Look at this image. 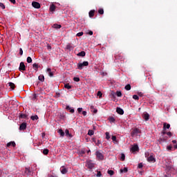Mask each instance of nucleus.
Here are the masks:
<instances>
[{
  "label": "nucleus",
  "instance_id": "19",
  "mask_svg": "<svg viewBox=\"0 0 177 177\" xmlns=\"http://www.w3.org/2000/svg\"><path fill=\"white\" fill-rule=\"evenodd\" d=\"M25 174H26V175H31V171L30 170V168L26 167L25 169Z\"/></svg>",
  "mask_w": 177,
  "mask_h": 177
},
{
  "label": "nucleus",
  "instance_id": "14",
  "mask_svg": "<svg viewBox=\"0 0 177 177\" xmlns=\"http://www.w3.org/2000/svg\"><path fill=\"white\" fill-rule=\"evenodd\" d=\"M169 128H171V124H167V123L163 124V129L165 131V129H169Z\"/></svg>",
  "mask_w": 177,
  "mask_h": 177
},
{
  "label": "nucleus",
  "instance_id": "24",
  "mask_svg": "<svg viewBox=\"0 0 177 177\" xmlns=\"http://www.w3.org/2000/svg\"><path fill=\"white\" fill-rule=\"evenodd\" d=\"M58 133H59L60 136H62V138L64 136V131H63L62 129L58 130Z\"/></svg>",
  "mask_w": 177,
  "mask_h": 177
},
{
  "label": "nucleus",
  "instance_id": "23",
  "mask_svg": "<svg viewBox=\"0 0 177 177\" xmlns=\"http://www.w3.org/2000/svg\"><path fill=\"white\" fill-rule=\"evenodd\" d=\"M123 172L124 174L128 172V168L127 167H124V169H120V174H123Z\"/></svg>",
  "mask_w": 177,
  "mask_h": 177
},
{
  "label": "nucleus",
  "instance_id": "4",
  "mask_svg": "<svg viewBox=\"0 0 177 177\" xmlns=\"http://www.w3.org/2000/svg\"><path fill=\"white\" fill-rule=\"evenodd\" d=\"M95 155H96L97 158H98V160H104V156H103V153L99 151H97L95 152Z\"/></svg>",
  "mask_w": 177,
  "mask_h": 177
},
{
  "label": "nucleus",
  "instance_id": "12",
  "mask_svg": "<svg viewBox=\"0 0 177 177\" xmlns=\"http://www.w3.org/2000/svg\"><path fill=\"white\" fill-rule=\"evenodd\" d=\"M138 150H139V146L138 145H133L131 149V151H138Z\"/></svg>",
  "mask_w": 177,
  "mask_h": 177
},
{
  "label": "nucleus",
  "instance_id": "20",
  "mask_svg": "<svg viewBox=\"0 0 177 177\" xmlns=\"http://www.w3.org/2000/svg\"><path fill=\"white\" fill-rule=\"evenodd\" d=\"M56 9V6L54 5V4H52L50 6V12H55Z\"/></svg>",
  "mask_w": 177,
  "mask_h": 177
},
{
  "label": "nucleus",
  "instance_id": "7",
  "mask_svg": "<svg viewBox=\"0 0 177 177\" xmlns=\"http://www.w3.org/2000/svg\"><path fill=\"white\" fill-rule=\"evenodd\" d=\"M147 160L149 162H156V158L152 155H150Z\"/></svg>",
  "mask_w": 177,
  "mask_h": 177
},
{
  "label": "nucleus",
  "instance_id": "21",
  "mask_svg": "<svg viewBox=\"0 0 177 177\" xmlns=\"http://www.w3.org/2000/svg\"><path fill=\"white\" fill-rule=\"evenodd\" d=\"M53 28H56L57 30L59 28H62V25H59L57 24H55L53 26Z\"/></svg>",
  "mask_w": 177,
  "mask_h": 177
},
{
  "label": "nucleus",
  "instance_id": "27",
  "mask_svg": "<svg viewBox=\"0 0 177 177\" xmlns=\"http://www.w3.org/2000/svg\"><path fill=\"white\" fill-rule=\"evenodd\" d=\"M90 109H91V110H93V113H97V109H95V106L93 105H91Z\"/></svg>",
  "mask_w": 177,
  "mask_h": 177
},
{
  "label": "nucleus",
  "instance_id": "13",
  "mask_svg": "<svg viewBox=\"0 0 177 177\" xmlns=\"http://www.w3.org/2000/svg\"><path fill=\"white\" fill-rule=\"evenodd\" d=\"M66 49H67L68 50H73V49H74V46H73V45H71V44H68L66 46Z\"/></svg>",
  "mask_w": 177,
  "mask_h": 177
},
{
  "label": "nucleus",
  "instance_id": "30",
  "mask_svg": "<svg viewBox=\"0 0 177 177\" xmlns=\"http://www.w3.org/2000/svg\"><path fill=\"white\" fill-rule=\"evenodd\" d=\"M48 153H49V150L48 149H45L43 150V154H44V156L48 155Z\"/></svg>",
  "mask_w": 177,
  "mask_h": 177
},
{
  "label": "nucleus",
  "instance_id": "2",
  "mask_svg": "<svg viewBox=\"0 0 177 177\" xmlns=\"http://www.w3.org/2000/svg\"><path fill=\"white\" fill-rule=\"evenodd\" d=\"M141 133V131L140 129H138V128H136L134 129L132 132H131V136L133 138H135V136H139V133Z\"/></svg>",
  "mask_w": 177,
  "mask_h": 177
},
{
  "label": "nucleus",
  "instance_id": "17",
  "mask_svg": "<svg viewBox=\"0 0 177 177\" xmlns=\"http://www.w3.org/2000/svg\"><path fill=\"white\" fill-rule=\"evenodd\" d=\"M10 146H12V147H15L16 146V142L14 141L10 142L7 144V147H9Z\"/></svg>",
  "mask_w": 177,
  "mask_h": 177
},
{
  "label": "nucleus",
  "instance_id": "25",
  "mask_svg": "<svg viewBox=\"0 0 177 177\" xmlns=\"http://www.w3.org/2000/svg\"><path fill=\"white\" fill-rule=\"evenodd\" d=\"M65 134H66V136H68L69 138H72V136L70 134V131H68V129H66L65 131Z\"/></svg>",
  "mask_w": 177,
  "mask_h": 177
},
{
  "label": "nucleus",
  "instance_id": "52",
  "mask_svg": "<svg viewBox=\"0 0 177 177\" xmlns=\"http://www.w3.org/2000/svg\"><path fill=\"white\" fill-rule=\"evenodd\" d=\"M0 8L5 9V5L3 3H0Z\"/></svg>",
  "mask_w": 177,
  "mask_h": 177
},
{
  "label": "nucleus",
  "instance_id": "5",
  "mask_svg": "<svg viewBox=\"0 0 177 177\" xmlns=\"http://www.w3.org/2000/svg\"><path fill=\"white\" fill-rule=\"evenodd\" d=\"M32 6H33V8H35V9H39V8H41V4H39V3L37 1H33L32 3Z\"/></svg>",
  "mask_w": 177,
  "mask_h": 177
},
{
  "label": "nucleus",
  "instance_id": "10",
  "mask_svg": "<svg viewBox=\"0 0 177 177\" xmlns=\"http://www.w3.org/2000/svg\"><path fill=\"white\" fill-rule=\"evenodd\" d=\"M116 113H118V114H120V115H122V114H124V109L120 107H117Z\"/></svg>",
  "mask_w": 177,
  "mask_h": 177
},
{
  "label": "nucleus",
  "instance_id": "40",
  "mask_svg": "<svg viewBox=\"0 0 177 177\" xmlns=\"http://www.w3.org/2000/svg\"><path fill=\"white\" fill-rule=\"evenodd\" d=\"M27 63H32V59H31V57H27Z\"/></svg>",
  "mask_w": 177,
  "mask_h": 177
},
{
  "label": "nucleus",
  "instance_id": "48",
  "mask_svg": "<svg viewBox=\"0 0 177 177\" xmlns=\"http://www.w3.org/2000/svg\"><path fill=\"white\" fill-rule=\"evenodd\" d=\"M73 80H74L75 82H80V77H74V78H73Z\"/></svg>",
  "mask_w": 177,
  "mask_h": 177
},
{
  "label": "nucleus",
  "instance_id": "34",
  "mask_svg": "<svg viewBox=\"0 0 177 177\" xmlns=\"http://www.w3.org/2000/svg\"><path fill=\"white\" fill-rule=\"evenodd\" d=\"M120 160L122 161H125V154L121 153Z\"/></svg>",
  "mask_w": 177,
  "mask_h": 177
},
{
  "label": "nucleus",
  "instance_id": "53",
  "mask_svg": "<svg viewBox=\"0 0 177 177\" xmlns=\"http://www.w3.org/2000/svg\"><path fill=\"white\" fill-rule=\"evenodd\" d=\"M96 176H97V177L102 176V173L100 171H97Z\"/></svg>",
  "mask_w": 177,
  "mask_h": 177
},
{
  "label": "nucleus",
  "instance_id": "18",
  "mask_svg": "<svg viewBox=\"0 0 177 177\" xmlns=\"http://www.w3.org/2000/svg\"><path fill=\"white\" fill-rule=\"evenodd\" d=\"M88 16H89V17H93V16H95V10H91L88 12Z\"/></svg>",
  "mask_w": 177,
  "mask_h": 177
},
{
  "label": "nucleus",
  "instance_id": "39",
  "mask_svg": "<svg viewBox=\"0 0 177 177\" xmlns=\"http://www.w3.org/2000/svg\"><path fill=\"white\" fill-rule=\"evenodd\" d=\"M109 175H111V176H113L114 175V171L113 170H108Z\"/></svg>",
  "mask_w": 177,
  "mask_h": 177
},
{
  "label": "nucleus",
  "instance_id": "6",
  "mask_svg": "<svg viewBox=\"0 0 177 177\" xmlns=\"http://www.w3.org/2000/svg\"><path fill=\"white\" fill-rule=\"evenodd\" d=\"M27 129V124L26 122H23L20 126H19V131H24Z\"/></svg>",
  "mask_w": 177,
  "mask_h": 177
},
{
  "label": "nucleus",
  "instance_id": "31",
  "mask_svg": "<svg viewBox=\"0 0 177 177\" xmlns=\"http://www.w3.org/2000/svg\"><path fill=\"white\" fill-rule=\"evenodd\" d=\"M124 89H126V91H131V84L126 85Z\"/></svg>",
  "mask_w": 177,
  "mask_h": 177
},
{
  "label": "nucleus",
  "instance_id": "32",
  "mask_svg": "<svg viewBox=\"0 0 177 177\" xmlns=\"http://www.w3.org/2000/svg\"><path fill=\"white\" fill-rule=\"evenodd\" d=\"M94 133L95 132L93 131V130H88V135L89 136H92Z\"/></svg>",
  "mask_w": 177,
  "mask_h": 177
},
{
  "label": "nucleus",
  "instance_id": "62",
  "mask_svg": "<svg viewBox=\"0 0 177 177\" xmlns=\"http://www.w3.org/2000/svg\"><path fill=\"white\" fill-rule=\"evenodd\" d=\"M48 74H49L50 77H53V73L50 72Z\"/></svg>",
  "mask_w": 177,
  "mask_h": 177
},
{
  "label": "nucleus",
  "instance_id": "11",
  "mask_svg": "<svg viewBox=\"0 0 177 177\" xmlns=\"http://www.w3.org/2000/svg\"><path fill=\"white\" fill-rule=\"evenodd\" d=\"M143 118L145 121H149V119L150 118V115L147 113H145L143 115Z\"/></svg>",
  "mask_w": 177,
  "mask_h": 177
},
{
  "label": "nucleus",
  "instance_id": "63",
  "mask_svg": "<svg viewBox=\"0 0 177 177\" xmlns=\"http://www.w3.org/2000/svg\"><path fill=\"white\" fill-rule=\"evenodd\" d=\"M174 150H176V149H177V145L176 144L174 146Z\"/></svg>",
  "mask_w": 177,
  "mask_h": 177
},
{
  "label": "nucleus",
  "instance_id": "61",
  "mask_svg": "<svg viewBox=\"0 0 177 177\" xmlns=\"http://www.w3.org/2000/svg\"><path fill=\"white\" fill-rule=\"evenodd\" d=\"M82 114L85 116L86 115V111H83Z\"/></svg>",
  "mask_w": 177,
  "mask_h": 177
},
{
  "label": "nucleus",
  "instance_id": "50",
  "mask_svg": "<svg viewBox=\"0 0 177 177\" xmlns=\"http://www.w3.org/2000/svg\"><path fill=\"white\" fill-rule=\"evenodd\" d=\"M47 49H48V50H52V46H50V44H47Z\"/></svg>",
  "mask_w": 177,
  "mask_h": 177
},
{
  "label": "nucleus",
  "instance_id": "64",
  "mask_svg": "<svg viewBox=\"0 0 177 177\" xmlns=\"http://www.w3.org/2000/svg\"><path fill=\"white\" fill-rule=\"evenodd\" d=\"M172 143H174V145H176V140H172Z\"/></svg>",
  "mask_w": 177,
  "mask_h": 177
},
{
  "label": "nucleus",
  "instance_id": "8",
  "mask_svg": "<svg viewBox=\"0 0 177 177\" xmlns=\"http://www.w3.org/2000/svg\"><path fill=\"white\" fill-rule=\"evenodd\" d=\"M60 171L61 173L63 174V175H66V174L67 172H68V170H67V169L66 167H64V166H62L61 168H60Z\"/></svg>",
  "mask_w": 177,
  "mask_h": 177
},
{
  "label": "nucleus",
  "instance_id": "9",
  "mask_svg": "<svg viewBox=\"0 0 177 177\" xmlns=\"http://www.w3.org/2000/svg\"><path fill=\"white\" fill-rule=\"evenodd\" d=\"M19 71H26V65H24V62H21L19 65Z\"/></svg>",
  "mask_w": 177,
  "mask_h": 177
},
{
  "label": "nucleus",
  "instance_id": "29",
  "mask_svg": "<svg viewBox=\"0 0 177 177\" xmlns=\"http://www.w3.org/2000/svg\"><path fill=\"white\" fill-rule=\"evenodd\" d=\"M167 135V136H169V138H171V136H172V133H171L170 131L169 132H165V131H163V135Z\"/></svg>",
  "mask_w": 177,
  "mask_h": 177
},
{
  "label": "nucleus",
  "instance_id": "33",
  "mask_svg": "<svg viewBox=\"0 0 177 177\" xmlns=\"http://www.w3.org/2000/svg\"><path fill=\"white\" fill-rule=\"evenodd\" d=\"M64 88H66V89H71V86L69 84H64Z\"/></svg>",
  "mask_w": 177,
  "mask_h": 177
},
{
  "label": "nucleus",
  "instance_id": "57",
  "mask_svg": "<svg viewBox=\"0 0 177 177\" xmlns=\"http://www.w3.org/2000/svg\"><path fill=\"white\" fill-rule=\"evenodd\" d=\"M138 168H143V165L142 163H140L138 165Z\"/></svg>",
  "mask_w": 177,
  "mask_h": 177
},
{
  "label": "nucleus",
  "instance_id": "49",
  "mask_svg": "<svg viewBox=\"0 0 177 177\" xmlns=\"http://www.w3.org/2000/svg\"><path fill=\"white\" fill-rule=\"evenodd\" d=\"M102 95L103 94L102 93L101 91H98L97 93V95L99 96V97H102Z\"/></svg>",
  "mask_w": 177,
  "mask_h": 177
},
{
  "label": "nucleus",
  "instance_id": "44",
  "mask_svg": "<svg viewBox=\"0 0 177 177\" xmlns=\"http://www.w3.org/2000/svg\"><path fill=\"white\" fill-rule=\"evenodd\" d=\"M82 35H84V32H78L76 35L77 37H82Z\"/></svg>",
  "mask_w": 177,
  "mask_h": 177
},
{
  "label": "nucleus",
  "instance_id": "36",
  "mask_svg": "<svg viewBox=\"0 0 177 177\" xmlns=\"http://www.w3.org/2000/svg\"><path fill=\"white\" fill-rule=\"evenodd\" d=\"M116 96H118V97H121V96H122V93H121V91H117Z\"/></svg>",
  "mask_w": 177,
  "mask_h": 177
},
{
  "label": "nucleus",
  "instance_id": "54",
  "mask_svg": "<svg viewBox=\"0 0 177 177\" xmlns=\"http://www.w3.org/2000/svg\"><path fill=\"white\" fill-rule=\"evenodd\" d=\"M19 55H21V56L23 55V49L21 48H19Z\"/></svg>",
  "mask_w": 177,
  "mask_h": 177
},
{
  "label": "nucleus",
  "instance_id": "3",
  "mask_svg": "<svg viewBox=\"0 0 177 177\" xmlns=\"http://www.w3.org/2000/svg\"><path fill=\"white\" fill-rule=\"evenodd\" d=\"M86 167H87L88 169H93V168H95V163H93L92 160H87L86 163Z\"/></svg>",
  "mask_w": 177,
  "mask_h": 177
},
{
  "label": "nucleus",
  "instance_id": "58",
  "mask_svg": "<svg viewBox=\"0 0 177 177\" xmlns=\"http://www.w3.org/2000/svg\"><path fill=\"white\" fill-rule=\"evenodd\" d=\"M88 35H93V32L92 30H90L88 32Z\"/></svg>",
  "mask_w": 177,
  "mask_h": 177
},
{
  "label": "nucleus",
  "instance_id": "56",
  "mask_svg": "<svg viewBox=\"0 0 177 177\" xmlns=\"http://www.w3.org/2000/svg\"><path fill=\"white\" fill-rule=\"evenodd\" d=\"M9 1L10 2H11V3H13V4L16 3V0H9Z\"/></svg>",
  "mask_w": 177,
  "mask_h": 177
},
{
  "label": "nucleus",
  "instance_id": "26",
  "mask_svg": "<svg viewBox=\"0 0 177 177\" xmlns=\"http://www.w3.org/2000/svg\"><path fill=\"white\" fill-rule=\"evenodd\" d=\"M86 53L85 51H81L80 53H79L77 54V56H81L82 57H84V56H85Z\"/></svg>",
  "mask_w": 177,
  "mask_h": 177
},
{
  "label": "nucleus",
  "instance_id": "43",
  "mask_svg": "<svg viewBox=\"0 0 177 177\" xmlns=\"http://www.w3.org/2000/svg\"><path fill=\"white\" fill-rule=\"evenodd\" d=\"M167 150L168 151H171V150H172V145H169L167 147Z\"/></svg>",
  "mask_w": 177,
  "mask_h": 177
},
{
  "label": "nucleus",
  "instance_id": "38",
  "mask_svg": "<svg viewBox=\"0 0 177 177\" xmlns=\"http://www.w3.org/2000/svg\"><path fill=\"white\" fill-rule=\"evenodd\" d=\"M19 118H27V115L22 113L19 115Z\"/></svg>",
  "mask_w": 177,
  "mask_h": 177
},
{
  "label": "nucleus",
  "instance_id": "46",
  "mask_svg": "<svg viewBox=\"0 0 177 177\" xmlns=\"http://www.w3.org/2000/svg\"><path fill=\"white\" fill-rule=\"evenodd\" d=\"M37 94H33V97H32V100H37Z\"/></svg>",
  "mask_w": 177,
  "mask_h": 177
},
{
  "label": "nucleus",
  "instance_id": "60",
  "mask_svg": "<svg viewBox=\"0 0 177 177\" xmlns=\"http://www.w3.org/2000/svg\"><path fill=\"white\" fill-rule=\"evenodd\" d=\"M77 111L78 113H81V111H82V108H78Z\"/></svg>",
  "mask_w": 177,
  "mask_h": 177
},
{
  "label": "nucleus",
  "instance_id": "59",
  "mask_svg": "<svg viewBox=\"0 0 177 177\" xmlns=\"http://www.w3.org/2000/svg\"><path fill=\"white\" fill-rule=\"evenodd\" d=\"M51 72H52V70L50 69V68H47V73H48V74L49 73H51Z\"/></svg>",
  "mask_w": 177,
  "mask_h": 177
},
{
  "label": "nucleus",
  "instance_id": "41",
  "mask_svg": "<svg viewBox=\"0 0 177 177\" xmlns=\"http://www.w3.org/2000/svg\"><path fill=\"white\" fill-rule=\"evenodd\" d=\"M98 13L100 15H103V13H104V10H103V8H100L99 10H98Z\"/></svg>",
  "mask_w": 177,
  "mask_h": 177
},
{
  "label": "nucleus",
  "instance_id": "16",
  "mask_svg": "<svg viewBox=\"0 0 177 177\" xmlns=\"http://www.w3.org/2000/svg\"><path fill=\"white\" fill-rule=\"evenodd\" d=\"M38 80L39 81H41V82H44V81H45V77L44 76V75H40L38 77Z\"/></svg>",
  "mask_w": 177,
  "mask_h": 177
},
{
  "label": "nucleus",
  "instance_id": "47",
  "mask_svg": "<svg viewBox=\"0 0 177 177\" xmlns=\"http://www.w3.org/2000/svg\"><path fill=\"white\" fill-rule=\"evenodd\" d=\"M145 156L146 158H147L148 157H149L150 153H149L148 151H146V152L145 153Z\"/></svg>",
  "mask_w": 177,
  "mask_h": 177
},
{
  "label": "nucleus",
  "instance_id": "42",
  "mask_svg": "<svg viewBox=\"0 0 177 177\" xmlns=\"http://www.w3.org/2000/svg\"><path fill=\"white\" fill-rule=\"evenodd\" d=\"M133 99H134V100H139V96H138V95H133Z\"/></svg>",
  "mask_w": 177,
  "mask_h": 177
},
{
  "label": "nucleus",
  "instance_id": "1",
  "mask_svg": "<svg viewBox=\"0 0 177 177\" xmlns=\"http://www.w3.org/2000/svg\"><path fill=\"white\" fill-rule=\"evenodd\" d=\"M89 66V62L84 61L82 63H80L77 65V68L79 70H82V68H84V67Z\"/></svg>",
  "mask_w": 177,
  "mask_h": 177
},
{
  "label": "nucleus",
  "instance_id": "15",
  "mask_svg": "<svg viewBox=\"0 0 177 177\" xmlns=\"http://www.w3.org/2000/svg\"><path fill=\"white\" fill-rule=\"evenodd\" d=\"M66 109L68 110V111H70V113H74V109L73 108H71L70 106L68 105H66Z\"/></svg>",
  "mask_w": 177,
  "mask_h": 177
},
{
  "label": "nucleus",
  "instance_id": "35",
  "mask_svg": "<svg viewBox=\"0 0 177 177\" xmlns=\"http://www.w3.org/2000/svg\"><path fill=\"white\" fill-rule=\"evenodd\" d=\"M32 67L37 71L38 70V64H33Z\"/></svg>",
  "mask_w": 177,
  "mask_h": 177
},
{
  "label": "nucleus",
  "instance_id": "45",
  "mask_svg": "<svg viewBox=\"0 0 177 177\" xmlns=\"http://www.w3.org/2000/svg\"><path fill=\"white\" fill-rule=\"evenodd\" d=\"M109 122H115V119L113 117L109 118Z\"/></svg>",
  "mask_w": 177,
  "mask_h": 177
},
{
  "label": "nucleus",
  "instance_id": "55",
  "mask_svg": "<svg viewBox=\"0 0 177 177\" xmlns=\"http://www.w3.org/2000/svg\"><path fill=\"white\" fill-rule=\"evenodd\" d=\"M138 96H140V97H142V96H143V93H142V92H138Z\"/></svg>",
  "mask_w": 177,
  "mask_h": 177
},
{
  "label": "nucleus",
  "instance_id": "22",
  "mask_svg": "<svg viewBox=\"0 0 177 177\" xmlns=\"http://www.w3.org/2000/svg\"><path fill=\"white\" fill-rule=\"evenodd\" d=\"M38 115H32L31 117H30V119L32 120V121H35V120H38Z\"/></svg>",
  "mask_w": 177,
  "mask_h": 177
},
{
  "label": "nucleus",
  "instance_id": "37",
  "mask_svg": "<svg viewBox=\"0 0 177 177\" xmlns=\"http://www.w3.org/2000/svg\"><path fill=\"white\" fill-rule=\"evenodd\" d=\"M8 85L11 88L15 89V84L12 82H9Z\"/></svg>",
  "mask_w": 177,
  "mask_h": 177
},
{
  "label": "nucleus",
  "instance_id": "28",
  "mask_svg": "<svg viewBox=\"0 0 177 177\" xmlns=\"http://www.w3.org/2000/svg\"><path fill=\"white\" fill-rule=\"evenodd\" d=\"M105 135H106V137H105V138L106 139V140H110V133H109V132H106L105 133Z\"/></svg>",
  "mask_w": 177,
  "mask_h": 177
},
{
  "label": "nucleus",
  "instance_id": "51",
  "mask_svg": "<svg viewBox=\"0 0 177 177\" xmlns=\"http://www.w3.org/2000/svg\"><path fill=\"white\" fill-rule=\"evenodd\" d=\"M112 140H113V142H116V140H117V137H115V136H112Z\"/></svg>",
  "mask_w": 177,
  "mask_h": 177
}]
</instances>
